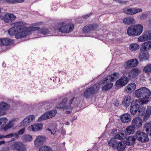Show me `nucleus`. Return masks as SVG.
<instances>
[{
	"label": "nucleus",
	"mask_w": 151,
	"mask_h": 151,
	"mask_svg": "<svg viewBox=\"0 0 151 151\" xmlns=\"http://www.w3.org/2000/svg\"><path fill=\"white\" fill-rule=\"evenodd\" d=\"M148 32L149 33L148 37H149L148 38V40H151V31L150 30H149Z\"/></svg>",
	"instance_id": "nucleus-59"
},
{
	"label": "nucleus",
	"mask_w": 151,
	"mask_h": 151,
	"mask_svg": "<svg viewBox=\"0 0 151 151\" xmlns=\"http://www.w3.org/2000/svg\"><path fill=\"white\" fill-rule=\"evenodd\" d=\"M4 138H5V136L0 135V139H1Z\"/></svg>",
	"instance_id": "nucleus-64"
},
{
	"label": "nucleus",
	"mask_w": 151,
	"mask_h": 151,
	"mask_svg": "<svg viewBox=\"0 0 151 151\" xmlns=\"http://www.w3.org/2000/svg\"><path fill=\"white\" fill-rule=\"evenodd\" d=\"M22 141L25 142H29L32 140V137L30 134H24L22 137Z\"/></svg>",
	"instance_id": "nucleus-34"
},
{
	"label": "nucleus",
	"mask_w": 151,
	"mask_h": 151,
	"mask_svg": "<svg viewBox=\"0 0 151 151\" xmlns=\"http://www.w3.org/2000/svg\"><path fill=\"white\" fill-rule=\"evenodd\" d=\"M16 17L12 14L8 13L5 14L2 17V19L6 23L14 21Z\"/></svg>",
	"instance_id": "nucleus-18"
},
{
	"label": "nucleus",
	"mask_w": 151,
	"mask_h": 151,
	"mask_svg": "<svg viewBox=\"0 0 151 151\" xmlns=\"http://www.w3.org/2000/svg\"><path fill=\"white\" fill-rule=\"evenodd\" d=\"M13 27L9 29L8 34L10 36L15 35L16 38L19 39L24 38L35 31L38 30V27H28L25 22L21 21L13 24Z\"/></svg>",
	"instance_id": "nucleus-1"
},
{
	"label": "nucleus",
	"mask_w": 151,
	"mask_h": 151,
	"mask_svg": "<svg viewBox=\"0 0 151 151\" xmlns=\"http://www.w3.org/2000/svg\"><path fill=\"white\" fill-rule=\"evenodd\" d=\"M136 137L137 140L142 142H147L149 140L148 135L140 131L137 132Z\"/></svg>",
	"instance_id": "nucleus-10"
},
{
	"label": "nucleus",
	"mask_w": 151,
	"mask_h": 151,
	"mask_svg": "<svg viewBox=\"0 0 151 151\" xmlns=\"http://www.w3.org/2000/svg\"><path fill=\"white\" fill-rule=\"evenodd\" d=\"M142 121L139 117H136L132 121V125L135 129H138L142 126Z\"/></svg>",
	"instance_id": "nucleus-15"
},
{
	"label": "nucleus",
	"mask_w": 151,
	"mask_h": 151,
	"mask_svg": "<svg viewBox=\"0 0 151 151\" xmlns=\"http://www.w3.org/2000/svg\"><path fill=\"white\" fill-rule=\"evenodd\" d=\"M128 81V78L126 76H123L120 78L116 82V85L117 86L123 87L127 84Z\"/></svg>",
	"instance_id": "nucleus-17"
},
{
	"label": "nucleus",
	"mask_w": 151,
	"mask_h": 151,
	"mask_svg": "<svg viewBox=\"0 0 151 151\" xmlns=\"http://www.w3.org/2000/svg\"><path fill=\"white\" fill-rule=\"evenodd\" d=\"M39 151H53L49 147L46 146H43L39 148Z\"/></svg>",
	"instance_id": "nucleus-44"
},
{
	"label": "nucleus",
	"mask_w": 151,
	"mask_h": 151,
	"mask_svg": "<svg viewBox=\"0 0 151 151\" xmlns=\"http://www.w3.org/2000/svg\"><path fill=\"white\" fill-rule=\"evenodd\" d=\"M108 83H105L103 84L102 85L104 84H106L104 86L102 87V90L104 91H107L110 88H111L113 86V84L112 83H109L107 84Z\"/></svg>",
	"instance_id": "nucleus-41"
},
{
	"label": "nucleus",
	"mask_w": 151,
	"mask_h": 151,
	"mask_svg": "<svg viewBox=\"0 0 151 151\" xmlns=\"http://www.w3.org/2000/svg\"><path fill=\"white\" fill-rule=\"evenodd\" d=\"M135 138L134 137L130 136L126 140V143L128 145H131L135 142Z\"/></svg>",
	"instance_id": "nucleus-35"
},
{
	"label": "nucleus",
	"mask_w": 151,
	"mask_h": 151,
	"mask_svg": "<svg viewBox=\"0 0 151 151\" xmlns=\"http://www.w3.org/2000/svg\"><path fill=\"white\" fill-rule=\"evenodd\" d=\"M64 124L65 125H69L70 124V123L68 122L65 121Z\"/></svg>",
	"instance_id": "nucleus-63"
},
{
	"label": "nucleus",
	"mask_w": 151,
	"mask_h": 151,
	"mask_svg": "<svg viewBox=\"0 0 151 151\" xmlns=\"http://www.w3.org/2000/svg\"><path fill=\"white\" fill-rule=\"evenodd\" d=\"M96 26V25H88L84 27L82 31L84 33H89L95 30Z\"/></svg>",
	"instance_id": "nucleus-21"
},
{
	"label": "nucleus",
	"mask_w": 151,
	"mask_h": 151,
	"mask_svg": "<svg viewBox=\"0 0 151 151\" xmlns=\"http://www.w3.org/2000/svg\"><path fill=\"white\" fill-rule=\"evenodd\" d=\"M91 16V14H87L83 16V17L84 18L86 19L88 17H89Z\"/></svg>",
	"instance_id": "nucleus-60"
},
{
	"label": "nucleus",
	"mask_w": 151,
	"mask_h": 151,
	"mask_svg": "<svg viewBox=\"0 0 151 151\" xmlns=\"http://www.w3.org/2000/svg\"><path fill=\"white\" fill-rule=\"evenodd\" d=\"M57 112V110L53 109L46 112L42 115L38 119V121L45 120L54 117Z\"/></svg>",
	"instance_id": "nucleus-7"
},
{
	"label": "nucleus",
	"mask_w": 151,
	"mask_h": 151,
	"mask_svg": "<svg viewBox=\"0 0 151 151\" xmlns=\"http://www.w3.org/2000/svg\"><path fill=\"white\" fill-rule=\"evenodd\" d=\"M119 74L117 72L114 73L111 76H108L104 78L101 81V83L103 84L108 83L110 82H113L117 79L120 77Z\"/></svg>",
	"instance_id": "nucleus-9"
},
{
	"label": "nucleus",
	"mask_w": 151,
	"mask_h": 151,
	"mask_svg": "<svg viewBox=\"0 0 151 151\" xmlns=\"http://www.w3.org/2000/svg\"><path fill=\"white\" fill-rule=\"evenodd\" d=\"M136 85L134 83H132L129 84L125 87V90L128 93H131L134 91L136 89Z\"/></svg>",
	"instance_id": "nucleus-26"
},
{
	"label": "nucleus",
	"mask_w": 151,
	"mask_h": 151,
	"mask_svg": "<svg viewBox=\"0 0 151 151\" xmlns=\"http://www.w3.org/2000/svg\"><path fill=\"white\" fill-rule=\"evenodd\" d=\"M127 137V134L124 132L118 133L114 137L115 139L122 140Z\"/></svg>",
	"instance_id": "nucleus-30"
},
{
	"label": "nucleus",
	"mask_w": 151,
	"mask_h": 151,
	"mask_svg": "<svg viewBox=\"0 0 151 151\" xmlns=\"http://www.w3.org/2000/svg\"><path fill=\"white\" fill-rule=\"evenodd\" d=\"M135 96L142 100H148L151 93L150 90L145 87L141 88L134 92Z\"/></svg>",
	"instance_id": "nucleus-3"
},
{
	"label": "nucleus",
	"mask_w": 151,
	"mask_h": 151,
	"mask_svg": "<svg viewBox=\"0 0 151 151\" xmlns=\"http://www.w3.org/2000/svg\"><path fill=\"white\" fill-rule=\"evenodd\" d=\"M143 70L145 73L151 72V64H148L146 66Z\"/></svg>",
	"instance_id": "nucleus-45"
},
{
	"label": "nucleus",
	"mask_w": 151,
	"mask_h": 151,
	"mask_svg": "<svg viewBox=\"0 0 151 151\" xmlns=\"http://www.w3.org/2000/svg\"><path fill=\"white\" fill-rule=\"evenodd\" d=\"M12 137V133L5 136V138H10Z\"/></svg>",
	"instance_id": "nucleus-56"
},
{
	"label": "nucleus",
	"mask_w": 151,
	"mask_h": 151,
	"mask_svg": "<svg viewBox=\"0 0 151 151\" xmlns=\"http://www.w3.org/2000/svg\"><path fill=\"white\" fill-rule=\"evenodd\" d=\"M15 148L19 151H25L26 148L20 142H15L14 144Z\"/></svg>",
	"instance_id": "nucleus-28"
},
{
	"label": "nucleus",
	"mask_w": 151,
	"mask_h": 151,
	"mask_svg": "<svg viewBox=\"0 0 151 151\" xmlns=\"http://www.w3.org/2000/svg\"><path fill=\"white\" fill-rule=\"evenodd\" d=\"M145 109L144 107H141L138 109L137 112L136 113L137 115L141 117L143 116V114L145 113Z\"/></svg>",
	"instance_id": "nucleus-38"
},
{
	"label": "nucleus",
	"mask_w": 151,
	"mask_h": 151,
	"mask_svg": "<svg viewBox=\"0 0 151 151\" xmlns=\"http://www.w3.org/2000/svg\"><path fill=\"white\" fill-rule=\"evenodd\" d=\"M39 33H40L42 35H44L49 34L50 31L47 29L44 28L41 29L38 31Z\"/></svg>",
	"instance_id": "nucleus-43"
},
{
	"label": "nucleus",
	"mask_w": 151,
	"mask_h": 151,
	"mask_svg": "<svg viewBox=\"0 0 151 151\" xmlns=\"http://www.w3.org/2000/svg\"><path fill=\"white\" fill-rule=\"evenodd\" d=\"M42 123L35 124L28 127L27 129L29 132H37L42 129Z\"/></svg>",
	"instance_id": "nucleus-16"
},
{
	"label": "nucleus",
	"mask_w": 151,
	"mask_h": 151,
	"mask_svg": "<svg viewBox=\"0 0 151 151\" xmlns=\"http://www.w3.org/2000/svg\"><path fill=\"white\" fill-rule=\"evenodd\" d=\"M134 129H135L134 127L132 126L128 127L126 129V132L128 134H132L134 132Z\"/></svg>",
	"instance_id": "nucleus-40"
},
{
	"label": "nucleus",
	"mask_w": 151,
	"mask_h": 151,
	"mask_svg": "<svg viewBox=\"0 0 151 151\" xmlns=\"http://www.w3.org/2000/svg\"><path fill=\"white\" fill-rule=\"evenodd\" d=\"M144 129L150 135H151V122H146L144 125Z\"/></svg>",
	"instance_id": "nucleus-32"
},
{
	"label": "nucleus",
	"mask_w": 151,
	"mask_h": 151,
	"mask_svg": "<svg viewBox=\"0 0 151 151\" xmlns=\"http://www.w3.org/2000/svg\"><path fill=\"white\" fill-rule=\"evenodd\" d=\"M49 102L48 101H44L40 102L38 104L39 106H47L49 105Z\"/></svg>",
	"instance_id": "nucleus-47"
},
{
	"label": "nucleus",
	"mask_w": 151,
	"mask_h": 151,
	"mask_svg": "<svg viewBox=\"0 0 151 151\" xmlns=\"http://www.w3.org/2000/svg\"><path fill=\"white\" fill-rule=\"evenodd\" d=\"M6 113L5 112L0 109V116H3Z\"/></svg>",
	"instance_id": "nucleus-55"
},
{
	"label": "nucleus",
	"mask_w": 151,
	"mask_h": 151,
	"mask_svg": "<svg viewBox=\"0 0 151 151\" xmlns=\"http://www.w3.org/2000/svg\"><path fill=\"white\" fill-rule=\"evenodd\" d=\"M138 109L131 106L130 109V113L134 115L137 113Z\"/></svg>",
	"instance_id": "nucleus-48"
},
{
	"label": "nucleus",
	"mask_w": 151,
	"mask_h": 151,
	"mask_svg": "<svg viewBox=\"0 0 151 151\" xmlns=\"http://www.w3.org/2000/svg\"><path fill=\"white\" fill-rule=\"evenodd\" d=\"M139 47V45L137 44L133 43L130 45L129 48L132 51H135L138 49Z\"/></svg>",
	"instance_id": "nucleus-39"
},
{
	"label": "nucleus",
	"mask_w": 151,
	"mask_h": 151,
	"mask_svg": "<svg viewBox=\"0 0 151 151\" xmlns=\"http://www.w3.org/2000/svg\"><path fill=\"white\" fill-rule=\"evenodd\" d=\"M131 101V98L130 96L129 95L125 96L124 97L122 104L125 107H127L130 105Z\"/></svg>",
	"instance_id": "nucleus-27"
},
{
	"label": "nucleus",
	"mask_w": 151,
	"mask_h": 151,
	"mask_svg": "<svg viewBox=\"0 0 151 151\" xmlns=\"http://www.w3.org/2000/svg\"><path fill=\"white\" fill-rule=\"evenodd\" d=\"M134 22V19L131 17H127L124 19L123 23L126 24H131Z\"/></svg>",
	"instance_id": "nucleus-36"
},
{
	"label": "nucleus",
	"mask_w": 151,
	"mask_h": 151,
	"mask_svg": "<svg viewBox=\"0 0 151 151\" xmlns=\"http://www.w3.org/2000/svg\"><path fill=\"white\" fill-rule=\"evenodd\" d=\"M46 139V137L42 135H39L37 136L34 141L35 146L38 147L43 145L44 142H45Z\"/></svg>",
	"instance_id": "nucleus-12"
},
{
	"label": "nucleus",
	"mask_w": 151,
	"mask_h": 151,
	"mask_svg": "<svg viewBox=\"0 0 151 151\" xmlns=\"http://www.w3.org/2000/svg\"><path fill=\"white\" fill-rule=\"evenodd\" d=\"M146 114L150 116L151 114V106H148L146 110Z\"/></svg>",
	"instance_id": "nucleus-50"
},
{
	"label": "nucleus",
	"mask_w": 151,
	"mask_h": 151,
	"mask_svg": "<svg viewBox=\"0 0 151 151\" xmlns=\"http://www.w3.org/2000/svg\"><path fill=\"white\" fill-rule=\"evenodd\" d=\"M35 117L34 115L28 116L19 124L20 127L27 126L33 122L35 120Z\"/></svg>",
	"instance_id": "nucleus-8"
},
{
	"label": "nucleus",
	"mask_w": 151,
	"mask_h": 151,
	"mask_svg": "<svg viewBox=\"0 0 151 151\" xmlns=\"http://www.w3.org/2000/svg\"><path fill=\"white\" fill-rule=\"evenodd\" d=\"M64 23L63 22H61L59 24V27L58 28L55 29V30L58 29V31L60 32L63 33H67V24L63 25Z\"/></svg>",
	"instance_id": "nucleus-24"
},
{
	"label": "nucleus",
	"mask_w": 151,
	"mask_h": 151,
	"mask_svg": "<svg viewBox=\"0 0 151 151\" xmlns=\"http://www.w3.org/2000/svg\"><path fill=\"white\" fill-rule=\"evenodd\" d=\"M46 130L48 131L49 132H50L51 134H54V133H53L50 129L47 128L46 129Z\"/></svg>",
	"instance_id": "nucleus-61"
},
{
	"label": "nucleus",
	"mask_w": 151,
	"mask_h": 151,
	"mask_svg": "<svg viewBox=\"0 0 151 151\" xmlns=\"http://www.w3.org/2000/svg\"><path fill=\"white\" fill-rule=\"evenodd\" d=\"M148 17V14L146 13H143L141 14L139 17V19L140 20L145 19Z\"/></svg>",
	"instance_id": "nucleus-46"
},
{
	"label": "nucleus",
	"mask_w": 151,
	"mask_h": 151,
	"mask_svg": "<svg viewBox=\"0 0 151 151\" xmlns=\"http://www.w3.org/2000/svg\"><path fill=\"white\" fill-rule=\"evenodd\" d=\"M149 30H146L144 31L142 36H140L138 38V41L143 42L148 40L149 33Z\"/></svg>",
	"instance_id": "nucleus-20"
},
{
	"label": "nucleus",
	"mask_w": 151,
	"mask_h": 151,
	"mask_svg": "<svg viewBox=\"0 0 151 151\" xmlns=\"http://www.w3.org/2000/svg\"><path fill=\"white\" fill-rule=\"evenodd\" d=\"M151 49V41H147L143 43L140 48L141 52L147 51Z\"/></svg>",
	"instance_id": "nucleus-19"
},
{
	"label": "nucleus",
	"mask_w": 151,
	"mask_h": 151,
	"mask_svg": "<svg viewBox=\"0 0 151 151\" xmlns=\"http://www.w3.org/2000/svg\"><path fill=\"white\" fill-rule=\"evenodd\" d=\"M150 116L148 115L147 114H145L143 118V120L144 122L146 121L150 117Z\"/></svg>",
	"instance_id": "nucleus-53"
},
{
	"label": "nucleus",
	"mask_w": 151,
	"mask_h": 151,
	"mask_svg": "<svg viewBox=\"0 0 151 151\" xmlns=\"http://www.w3.org/2000/svg\"><path fill=\"white\" fill-rule=\"evenodd\" d=\"M6 2L9 4H15V0H5Z\"/></svg>",
	"instance_id": "nucleus-54"
},
{
	"label": "nucleus",
	"mask_w": 151,
	"mask_h": 151,
	"mask_svg": "<svg viewBox=\"0 0 151 151\" xmlns=\"http://www.w3.org/2000/svg\"><path fill=\"white\" fill-rule=\"evenodd\" d=\"M67 33H70L72 32L74 28V24H67Z\"/></svg>",
	"instance_id": "nucleus-42"
},
{
	"label": "nucleus",
	"mask_w": 151,
	"mask_h": 151,
	"mask_svg": "<svg viewBox=\"0 0 151 151\" xmlns=\"http://www.w3.org/2000/svg\"><path fill=\"white\" fill-rule=\"evenodd\" d=\"M139 53V58L140 61H144L148 60L149 55L147 51L141 52Z\"/></svg>",
	"instance_id": "nucleus-23"
},
{
	"label": "nucleus",
	"mask_w": 151,
	"mask_h": 151,
	"mask_svg": "<svg viewBox=\"0 0 151 151\" xmlns=\"http://www.w3.org/2000/svg\"><path fill=\"white\" fill-rule=\"evenodd\" d=\"M13 41L7 38H0V46L8 45L13 43Z\"/></svg>",
	"instance_id": "nucleus-25"
},
{
	"label": "nucleus",
	"mask_w": 151,
	"mask_h": 151,
	"mask_svg": "<svg viewBox=\"0 0 151 151\" xmlns=\"http://www.w3.org/2000/svg\"><path fill=\"white\" fill-rule=\"evenodd\" d=\"M121 120L124 123L130 122L131 120V115L128 114H124L121 116Z\"/></svg>",
	"instance_id": "nucleus-22"
},
{
	"label": "nucleus",
	"mask_w": 151,
	"mask_h": 151,
	"mask_svg": "<svg viewBox=\"0 0 151 151\" xmlns=\"http://www.w3.org/2000/svg\"><path fill=\"white\" fill-rule=\"evenodd\" d=\"M148 101V100H141L139 99H135L132 101L131 106L138 109L141 104H146Z\"/></svg>",
	"instance_id": "nucleus-14"
},
{
	"label": "nucleus",
	"mask_w": 151,
	"mask_h": 151,
	"mask_svg": "<svg viewBox=\"0 0 151 151\" xmlns=\"http://www.w3.org/2000/svg\"><path fill=\"white\" fill-rule=\"evenodd\" d=\"M68 101V99L67 98H65L62 100L60 104H58L56 106V108L58 109H64L67 110H68L65 112L66 114H70L71 112V110L73 108L72 106V103H74L76 105L78 104V102H76V101H78L77 98H72L70 99L68 103L67 102Z\"/></svg>",
	"instance_id": "nucleus-2"
},
{
	"label": "nucleus",
	"mask_w": 151,
	"mask_h": 151,
	"mask_svg": "<svg viewBox=\"0 0 151 151\" xmlns=\"http://www.w3.org/2000/svg\"><path fill=\"white\" fill-rule=\"evenodd\" d=\"M126 145L125 143L122 142H119L117 146L118 151H123L126 148Z\"/></svg>",
	"instance_id": "nucleus-37"
},
{
	"label": "nucleus",
	"mask_w": 151,
	"mask_h": 151,
	"mask_svg": "<svg viewBox=\"0 0 151 151\" xmlns=\"http://www.w3.org/2000/svg\"><path fill=\"white\" fill-rule=\"evenodd\" d=\"M114 138L111 139L108 142V145L114 149H116L119 142Z\"/></svg>",
	"instance_id": "nucleus-29"
},
{
	"label": "nucleus",
	"mask_w": 151,
	"mask_h": 151,
	"mask_svg": "<svg viewBox=\"0 0 151 151\" xmlns=\"http://www.w3.org/2000/svg\"><path fill=\"white\" fill-rule=\"evenodd\" d=\"M117 130V129H114L112 130L111 134L113 136H115L118 134Z\"/></svg>",
	"instance_id": "nucleus-51"
},
{
	"label": "nucleus",
	"mask_w": 151,
	"mask_h": 151,
	"mask_svg": "<svg viewBox=\"0 0 151 151\" xmlns=\"http://www.w3.org/2000/svg\"><path fill=\"white\" fill-rule=\"evenodd\" d=\"M5 141L4 140L0 141V145L4 144L5 143Z\"/></svg>",
	"instance_id": "nucleus-62"
},
{
	"label": "nucleus",
	"mask_w": 151,
	"mask_h": 151,
	"mask_svg": "<svg viewBox=\"0 0 151 151\" xmlns=\"http://www.w3.org/2000/svg\"><path fill=\"white\" fill-rule=\"evenodd\" d=\"M25 0H15V4L23 2Z\"/></svg>",
	"instance_id": "nucleus-57"
},
{
	"label": "nucleus",
	"mask_w": 151,
	"mask_h": 151,
	"mask_svg": "<svg viewBox=\"0 0 151 151\" xmlns=\"http://www.w3.org/2000/svg\"><path fill=\"white\" fill-rule=\"evenodd\" d=\"M103 84V83H101L100 81L99 83H97L87 89L83 93L84 97L86 99H88L91 95L97 93Z\"/></svg>",
	"instance_id": "nucleus-5"
},
{
	"label": "nucleus",
	"mask_w": 151,
	"mask_h": 151,
	"mask_svg": "<svg viewBox=\"0 0 151 151\" xmlns=\"http://www.w3.org/2000/svg\"><path fill=\"white\" fill-rule=\"evenodd\" d=\"M140 73L141 71L139 69L134 68L129 71L124 70L123 73V75H127L128 79L130 80H133L137 78Z\"/></svg>",
	"instance_id": "nucleus-6"
},
{
	"label": "nucleus",
	"mask_w": 151,
	"mask_h": 151,
	"mask_svg": "<svg viewBox=\"0 0 151 151\" xmlns=\"http://www.w3.org/2000/svg\"><path fill=\"white\" fill-rule=\"evenodd\" d=\"M142 10L140 8H127L124 9V13L128 15H132L139 12H142Z\"/></svg>",
	"instance_id": "nucleus-11"
},
{
	"label": "nucleus",
	"mask_w": 151,
	"mask_h": 151,
	"mask_svg": "<svg viewBox=\"0 0 151 151\" xmlns=\"http://www.w3.org/2000/svg\"><path fill=\"white\" fill-rule=\"evenodd\" d=\"M12 134V137H14L16 138H18L19 137V134L17 133H15V134Z\"/></svg>",
	"instance_id": "nucleus-58"
},
{
	"label": "nucleus",
	"mask_w": 151,
	"mask_h": 151,
	"mask_svg": "<svg viewBox=\"0 0 151 151\" xmlns=\"http://www.w3.org/2000/svg\"><path fill=\"white\" fill-rule=\"evenodd\" d=\"M143 30V26L141 24H138L129 27L127 29V33L131 36H137L140 35Z\"/></svg>",
	"instance_id": "nucleus-4"
},
{
	"label": "nucleus",
	"mask_w": 151,
	"mask_h": 151,
	"mask_svg": "<svg viewBox=\"0 0 151 151\" xmlns=\"http://www.w3.org/2000/svg\"><path fill=\"white\" fill-rule=\"evenodd\" d=\"M8 121L7 119L6 118H0V125L2 123L4 124L6 123Z\"/></svg>",
	"instance_id": "nucleus-49"
},
{
	"label": "nucleus",
	"mask_w": 151,
	"mask_h": 151,
	"mask_svg": "<svg viewBox=\"0 0 151 151\" xmlns=\"http://www.w3.org/2000/svg\"><path fill=\"white\" fill-rule=\"evenodd\" d=\"M138 64V60L136 59H134L126 62L124 65V66L125 68L127 69L136 66Z\"/></svg>",
	"instance_id": "nucleus-13"
},
{
	"label": "nucleus",
	"mask_w": 151,
	"mask_h": 151,
	"mask_svg": "<svg viewBox=\"0 0 151 151\" xmlns=\"http://www.w3.org/2000/svg\"><path fill=\"white\" fill-rule=\"evenodd\" d=\"M10 106L8 104L4 102H1L0 104V109L6 113V111L9 109Z\"/></svg>",
	"instance_id": "nucleus-33"
},
{
	"label": "nucleus",
	"mask_w": 151,
	"mask_h": 151,
	"mask_svg": "<svg viewBox=\"0 0 151 151\" xmlns=\"http://www.w3.org/2000/svg\"><path fill=\"white\" fill-rule=\"evenodd\" d=\"M19 120L18 118L13 119L12 120L9 121V123L6 125L4 127L3 129L5 131H6L8 129L11 128L14 126L12 122L15 121H18Z\"/></svg>",
	"instance_id": "nucleus-31"
},
{
	"label": "nucleus",
	"mask_w": 151,
	"mask_h": 151,
	"mask_svg": "<svg viewBox=\"0 0 151 151\" xmlns=\"http://www.w3.org/2000/svg\"><path fill=\"white\" fill-rule=\"evenodd\" d=\"M25 131V128H22L18 132V134L19 135L22 134L24 133Z\"/></svg>",
	"instance_id": "nucleus-52"
}]
</instances>
